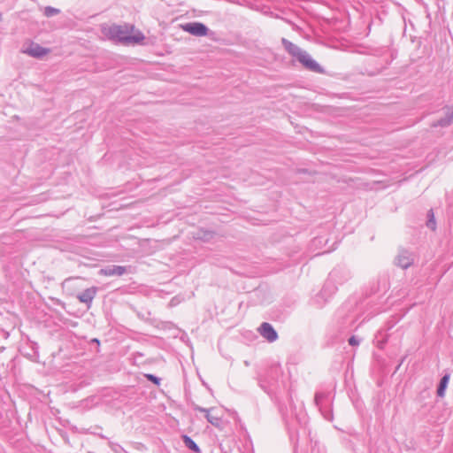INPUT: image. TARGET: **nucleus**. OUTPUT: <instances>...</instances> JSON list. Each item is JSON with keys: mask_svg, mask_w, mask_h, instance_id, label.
Returning a JSON list of instances; mask_svg holds the SVG:
<instances>
[{"mask_svg": "<svg viewBox=\"0 0 453 453\" xmlns=\"http://www.w3.org/2000/svg\"><path fill=\"white\" fill-rule=\"evenodd\" d=\"M283 418L286 422L289 433V438L294 442L295 453L299 452L298 445V431L296 426H305L308 421V417L302 406L296 407L290 403V413H283ZM310 453H326L325 449L321 448L317 441H311V452Z\"/></svg>", "mask_w": 453, "mask_h": 453, "instance_id": "f257e3e1", "label": "nucleus"}, {"mask_svg": "<svg viewBox=\"0 0 453 453\" xmlns=\"http://www.w3.org/2000/svg\"><path fill=\"white\" fill-rule=\"evenodd\" d=\"M281 43L285 50L298 61L305 69L316 73H325L324 68L315 61L306 50L301 49L299 46L286 38L281 39Z\"/></svg>", "mask_w": 453, "mask_h": 453, "instance_id": "f03ea898", "label": "nucleus"}, {"mask_svg": "<svg viewBox=\"0 0 453 453\" xmlns=\"http://www.w3.org/2000/svg\"><path fill=\"white\" fill-rule=\"evenodd\" d=\"M134 26L112 25L108 28L106 35L110 39L126 45L140 44L145 39L142 32L131 35Z\"/></svg>", "mask_w": 453, "mask_h": 453, "instance_id": "7ed1b4c3", "label": "nucleus"}, {"mask_svg": "<svg viewBox=\"0 0 453 453\" xmlns=\"http://www.w3.org/2000/svg\"><path fill=\"white\" fill-rule=\"evenodd\" d=\"M351 278L350 271L345 267H336L330 273L320 291L322 297H329L334 294L338 285H342Z\"/></svg>", "mask_w": 453, "mask_h": 453, "instance_id": "20e7f679", "label": "nucleus"}, {"mask_svg": "<svg viewBox=\"0 0 453 453\" xmlns=\"http://www.w3.org/2000/svg\"><path fill=\"white\" fill-rule=\"evenodd\" d=\"M351 303H344L335 313L334 327L340 334L352 330L356 321L357 313L351 311Z\"/></svg>", "mask_w": 453, "mask_h": 453, "instance_id": "39448f33", "label": "nucleus"}, {"mask_svg": "<svg viewBox=\"0 0 453 453\" xmlns=\"http://www.w3.org/2000/svg\"><path fill=\"white\" fill-rule=\"evenodd\" d=\"M281 375V366L279 364H273L257 373V384L261 389L269 394L271 388L277 383Z\"/></svg>", "mask_w": 453, "mask_h": 453, "instance_id": "423d86ee", "label": "nucleus"}, {"mask_svg": "<svg viewBox=\"0 0 453 453\" xmlns=\"http://www.w3.org/2000/svg\"><path fill=\"white\" fill-rule=\"evenodd\" d=\"M315 404L319 408L321 415L327 421H332L334 418L332 410V401L330 393L326 392H317L315 395Z\"/></svg>", "mask_w": 453, "mask_h": 453, "instance_id": "0eeeda50", "label": "nucleus"}, {"mask_svg": "<svg viewBox=\"0 0 453 453\" xmlns=\"http://www.w3.org/2000/svg\"><path fill=\"white\" fill-rule=\"evenodd\" d=\"M184 31L196 36H204L208 33V27L200 22H189L182 26Z\"/></svg>", "mask_w": 453, "mask_h": 453, "instance_id": "6e6552de", "label": "nucleus"}, {"mask_svg": "<svg viewBox=\"0 0 453 453\" xmlns=\"http://www.w3.org/2000/svg\"><path fill=\"white\" fill-rule=\"evenodd\" d=\"M414 254L409 250H403L399 252L395 258L396 265L403 268L407 269L414 263Z\"/></svg>", "mask_w": 453, "mask_h": 453, "instance_id": "1a4fd4ad", "label": "nucleus"}, {"mask_svg": "<svg viewBox=\"0 0 453 453\" xmlns=\"http://www.w3.org/2000/svg\"><path fill=\"white\" fill-rule=\"evenodd\" d=\"M129 268L130 266L111 265L100 269L99 274L104 276H122L128 272Z\"/></svg>", "mask_w": 453, "mask_h": 453, "instance_id": "9d476101", "label": "nucleus"}, {"mask_svg": "<svg viewBox=\"0 0 453 453\" xmlns=\"http://www.w3.org/2000/svg\"><path fill=\"white\" fill-rule=\"evenodd\" d=\"M258 331L261 336L266 339L269 342H273L278 339V333L268 322H263L259 326Z\"/></svg>", "mask_w": 453, "mask_h": 453, "instance_id": "9b49d317", "label": "nucleus"}, {"mask_svg": "<svg viewBox=\"0 0 453 453\" xmlns=\"http://www.w3.org/2000/svg\"><path fill=\"white\" fill-rule=\"evenodd\" d=\"M97 291L98 288L96 287L86 288L77 295V299L81 303H85L88 307H90L92 301L96 296Z\"/></svg>", "mask_w": 453, "mask_h": 453, "instance_id": "f8f14e48", "label": "nucleus"}, {"mask_svg": "<svg viewBox=\"0 0 453 453\" xmlns=\"http://www.w3.org/2000/svg\"><path fill=\"white\" fill-rule=\"evenodd\" d=\"M193 410L196 411L204 413V417H205L206 420L212 426H220L221 418L218 416H214L211 414V411H213L215 410V408L207 409V408L201 407L199 405H194Z\"/></svg>", "mask_w": 453, "mask_h": 453, "instance_id": "ddd939ff", "label": "nucleus"}, {"mask_svg": "<svg viewBox=\"0 0 453 453\" xmlns=\"http://www.w3.org/2000/svg\"><path fill=\"white\" fill-rule=\"evenodd\" d=\"M23 52L33 58H41L48 54L49 50L42 47L38 43L31 42Z\"/></svg>", "mask_w": 453, "mask_h": 453, "instance_id": "4468645a", "label": "nucleus"}, {"mask_svg": "<svg viewBox=\"0 0 453 453\" xmlns=\"http://www.w3.org/2000/svg\"><path fill=\"white\" fill-rule=\"evenodd\" d=\"M396 320H389L387 322L385 328H381L378 331L376 338H378L379 348H382V345L388 341L387 331L390 330L396 324Z\"/></svg>", "mask_w": 453, "mask_h": 453, "instance_id": "2eb2a0df", "label": "nucleus"}, {"mask_svg": "<svg viewBox=\"0 0 453 453\" xmlns=\"http://www.w3.org/2000/svg\"><path fill=\"white\" fill-rule=\"evenodd\" d=\"M449 374H444L439 382V385L437 387V395L439 397H443L445 395L446 388L448 387L449 381Z\"/></svg>", "mask_w": 453, "mask_h": 453, "instance_id": "dca6fc26", "label": "nucleus"}, {"mask_svg": "<svg viewBox=\"0 0 453 453\" xmlns=\"http://www.w3.org/2000/svg\"><path fill=\"white\" fill-rule=\"evenodd\" d=\"M182 441H183V443L184 445L188 449H190L191 451H193L194 453H200L201 452V449L199 448V446L196 443V441L191 438L189 437L188 435L185 434V435H182Z\"/></svg>", "mask_w": 453, "mask_h": 453, "instance_id": "f3484780", "label": "nucleus"}, {"mask_svg": "<svg viewBox=\"0 0 453 453\" xmlns=\"http://www.w3.org/2000/svg\"><path fill=\"white\" fill-rule=\"evenodd\" d=\"M453 121V111H448L444 118L437 120L436 123L433 124V127H447Z\"/></svg>", "mask_w": 453, "mask_h": 453, "instance_id": "a211bd4d", "label": "nucleus"}, {"mask_svg": "<svg viewBox=\"0 0 453 453\" xmlns=\"http://www.w3.org/2000/svg\"><path fill=\"white\" fill-rule=\"evenodd\" d=\"M426 226L428 228H430L431 230H435V228H436V222H435L434 214L433 210H429L427 211Z\"/></svg>", "mask_w": 453, "mask_h": 453, "instance_id": "6ab92c4d", "label": "nucleus"}, {"mask_svg": "<svg viewBox=\"0 0 453 453\" xmlns=\"http://www.w3.org/2000/svg\"><path fill=\"white\" fill-rule=\"evenodd\" d=\"M328 242V239L323 235L317 236L311 241V245L314 247H322V245H326Z\"/></svg>", "mask_w": 453, "mask_h": 453, "instance_id": "aec40b11", "label": "nucleus"}, {"mask_svg": "<svg viewBox=\"0 0 453 453\" xmlns=\"http://www.w3.org/2000/svg\"><path fill=\"white\" fill-rule=\"evenodd\" d=\"M60 13V10L59 9H57V8H54V7H51V6H46L44 8V12H43V14L50 18V17H53L55 15H58Z\"/></svg>", "mask_w": 453, "mask_h": 453, "instance_id": "412c9836", "label": "nucleus"}, {"mask_svg": "<svg viewBox=\"0 0 453 453\" xmlns=\"http://www.w3.org/2000/svg\"><path fill=\"white\" fill-rule=\"evenodd\" d=\"M146 378L148 379V380L151 381L155 385L158 386L160 384V378L157 377L154 374H146Z\"/></svg>", "mask_w": 453, "mask_h": 453, "instance_id": "4be33fe9", "label": "nucleus"}, {"mask_svg": "<svg viewBox=\"0 0 453 453\" xmlns=\"http://www.w3.org/2000/svg\"><path fill=\"white\" fill-rule=\"evenodd\" d=\"M360 342V341L356 337V336H351L349 339V345L351 346H356V345H358Z\"/></svg>", "mask_w": 453, "mask_h": 453, "instance_id": "5701e85b", "label": "nucleus"}, {"mask_svg": "<svg viewBox=\"0 0 453 453\" xmlns=\"http://www.w3.org/2000/svg\"><path fill=\"white\" fill-rule=\"evenodd\" d=\"M111 449L115 451V452H118V450H123V449L119 446V445H114L111 447Z\"/></svg>", "mask_w": 453, "mask_h": 453, "instance_id": "b1692460", "label": "nucleus"}, {"mask_svg": "<svg viewBox=\"0 0 453 453\" xmlns=\"http://www.w3.org/2000/svg\"><path fill=\"white\" fill-rule=\"evenodd\" d=\"M403 361H404V357H403V358H402V360L400 361V363H399V364H398V365L396 366V368H395V372L400 368V366L403 365Z\"/></svg>", "mask_w": 453, "mask_h": 453, "instance_id": "393cba45", "label": "nucleus"}, {"mask_svg": "<svg viewBox=\"0 0 453 453\" xmlns=\"http://www.w3.org/2000/svg\"><path fill=\"white\" fill-rule=\"evenodd\" d=\"M331 250V248H328L327 250H324L323 253L329 252Z\"/></svg>", "mask_w": 453, "mask_h": 453, "instance_id": "a878e982", "label": "nucleus"}, {"mask_svg": "<svg viewBox=\"0 0 453 453\" xmlns=\"http://www.w3.org/2000/svg\"><path fill=\"white\" fill-rule=\"evenodd\" d=\"M93 342L99 343V341L97 339H94Z\"/></svg>", "mask_w": 453, "mask_h": 453, "instance_id": "bb28decb", "label": "nucleus"}]
</instances>
